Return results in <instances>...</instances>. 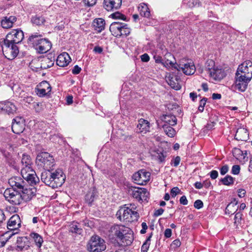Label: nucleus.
Instances as JSON below:
<instances>
[{
    "label": "nucleus",
    "instance_id": "f257e3e1",
    "mask_svg": "<svg viewBox=\"0 0 252 252\" xmlns=\"http://www.w3.org/2000/svg\"><path fill=\"white\" fill-rule=\"evenodd\" d=\"M24 38L22 31L13 30L8 33L5 39H0L2 50L5 58L13 60L19 53V49L16 44L20 43Z\"/></svg>",
    "mask_w": 252,
    "mask_h": 252
},
{
    "label": "nucleus",
    "instance_id": "f03ea898",
    "mask_svg": "<svg viewBox=\"0 0 252 252\" xmlns=\"http://www.w3.org/2000/svg\"><path fill=\"white\" fill-rule=\"evenodd\" d=\"M109 238L112 242L118 241L124 245H130L134 240L133 233L131 229L123 225H114L109 230Z\"/></svg>",
    "mask_w": 252,
    "mask_h": 252
},
{
    "label": "nucleus",
    "instance_id": "7ed1b4c3",
    "mask_svg": "<svg viewBox=\"0 0 252 252\" xmlns=\"http://www.w3.org/2000/svg\"><path fill=\"white\" fill-rule=\"evenodd\" d=\"M65 175L61 169L52 172L50 170H45L41 175V180L45 185L53 189L61 187L64 182Z\"/></svg>",
    "mask_w": 252,
    "mask_h": 252
},
{
    "label": "nucleus",
    "instance_id": "20e7f679",
    "mask_svg": "<svg viewBox=\"0 0 252 252\" xmlns=\"http://www.w3.org/2000/svg\"><path fill=\"white\" fill-rule=\"evenodd\" d=\"M117 218L121 221L131 222L137 221L139 217L137 206L134 204H128L121 207L116 214Z\"/></svg>",
    "mask_w": 252,
    "mask_h": 252
},
{
    "label": "nucleus",
    "instance_id": "39448f33",
    "mask_svg": "<svg viewBox=\"0 0 252 252\" xmlns=\"http://www.w3.org/2000/svg\"><path fill=\"white\" fill-rule=\"evenodd\" d=\"M42 37V34L34 32L28 39V43L32 45L40 54L47 52L52 47L51 42L48 39L43 38Z\"/></svg>",
    "mask_w": 252,
    "mask_h": 252
},
{
    "label": "nucleus",
    "instance_id": "423d86ee",
    "mask_svg": "<svg viewBox=\"0 0 252 252\" xmlns=\"http://www.w3.org/2000/svg\"><path fill=\"white\" fill-rule=\"evenodd\" d=\"M36 163L38 166L45 170H50L55 165V160L49 153L41 152L36 157Z\"/></svg>",
    "mask_w": 252,
    "mask_h": 252
},
{
    "label": "nucleus",
    "instance_id": "0eeeda50",
    "mask_svg": "<svg viewBox=\"0 0 252 252\" xmlns=\"http://www.w3.org/2000/svg\"><path fill=\"white\" fill-rule=\"evenodd\" d=\"M104 240L98 236H93L88 245V250L91 252H101L106 249Z\"/></svg>",
    "mask_w": 252,
    "mask_h": 252
},
{
    "label": "nucleus",
    "instance_id": "6e6552de",
    "mask_svg": "<svg viewBox=\"0 0 252 252\" xmlns=\"http://www.w3.org/2000/svg\"><path fill=\"white\" fill-rule=\"evenodd\" d=\"M170 64L177 70H182L184 74L187 75H192L195 71V65L193 62L191 61L189 62L182 61L180 62L179 64H174L172 62H170Z\"/></svg>",
    "mask_w": 252,
    "mask_h": 252
},
{
    "label": "nucleus",
    "instance_id": "1a4fd4ad",
    "mask_svg": "<svg viewBox=\"0 0 252 252\" xmlns=\"http://www.w3.org/2000/svg\"><path fill=\"white\" fill-rule=\"evenodd\" d=\"M3 195L5 199L10 204L18 205L22 203L21 193L19 191L15 190L14 189H6L3 193Z\"/></svg>",
    "mask_w": 252,
    "mask_h": 252
},
{
    "label": "nucleus",
    "instance_id": "9d476101",
    "mask_svg": "<svg viewBox=\"0 0 252 252\" xmlns=\"http://www.w3.org/2000/svg\"><path fill=\"white\" fill-rule=\"evenodd\" d=\"M128 194L138 201L147 200L149 193L144 188L131 187L128 189Z\"/></svg>",
    "mask_w": 252,
    "mask_h": 252
},
{
    "label": "nucleus",
    "instance_id": "9b49d317",
    "mask_svg": "<svg viewBox=\"0 0 252 252\" xmlns=\"http://www.w3.org/2000/svg\"><path fill=\"white\" fill-rule=\"evenodd\" d=\"M21 174L23 179L26 180L31 186L35 185L39 181L32 167L21 169Z\"/></svg>",
    "mask_w": 252,
    "mask_h": 252
},
{
    "label": "nucleus",
    "instance_id": "f8f14e48",
    "mask_svg": "<svg viewBox=\"0 0 252 252\" xmlns=\"http://www.w3.org/2000/svg\"><path fill=\"white\" fill-rule=\"evenodd\" d=\"M21 174L23 179L26 180L31 186L35 185L39 181L32 167L21 169Z\"/></svg>",
    "mask_w": 252,
    "mask_h": 252
},
{
    "label": "nucleus",
    "instance_id": "ddd939ff",
    "mask_svg": "<svg viewBox=\"0 0 252 252\" xmlns=\"http://www.w3.org/2000/svg\"><path fill=\"white\" fill-rule=\"evenodd\" d=\"M151 173L145 169H141L135 173L132 176V179L135 183L140 185H146L150 179Z\"/></svg>",
    "mask_w": 252,
    "mask_h": 252
},
{
    "label": "nucleus",
    "instance_id": "4468645a",
    "mask_svg": "<svg viewBox=\"0 0 252 252\" xmlns=\"http://www.w3.org/2000/svg\"><path fill=\"white\" fill-rule=\"evenodd\" d=\"M238 75L245 76V78L251 79L252 78V62L247 60L240 64L236 73Z\"/></svg>",
    "mask_w": 252,
    "mask_h": 252
},
{
    "label": "nucleus",
    "instance_id": "2eb2a0df",
    "mask_svg": "<svg viewBox=\"0 0 252 252\" xmlns=\"http://www.w3.org/2000/svg\"><path fill=\"white\" fill-rule=\"evenodd\" d=\"M251 79L245 78V76L242 75H238L235 74V84L233 85L232 87L235 90H238L241 92H244L247 88L248 83Z\"/></svg>",
    "mask_w": 252,
    "mask_h": 252
},
{
    "label": "nucleus",
    "instance_id": "dca6fc26",
    "mask_svg": "<svg viewBox=\"0 0 252 252\" xmlns=\"http://www.w3.org/2000/svg\"><path fill=\"white\" fill-rule=\"evenodd\" d=\"M19 191L21 193L22 201L27 202L30 201L35 195L36 189L32 186L30 187L26 185L23 189H21Z\"/></svg>",
    "mask_w": 252,
    "mask_h": 252
},
{
    "label": "nucleus",
    "instance_id": "f3484780",
    "mask_svg": "<svg viewBox=\"0 0 252 252\" xmlns=\"http://www.w3.org/2000/svg\"><path fill=\"white\" fill-rule=\"evenodd\" d=\"M51 91V87L46 81L40 82L35 88V93L40 97H43L50 94Z\"/></svg>",
    "mask_w": 252,
    "mask_h": 252
},
{
    "label": "nucleus",
    "instance_id": "a211bd4d",
    "mask_svg": "<svg viewBox=\"0 0 252 252\" xmlns=\"http://www.w3.org/2000/svg\"><path fill=\"white\" fill-rule=\"evenodd\" d=\"M17 110V108L14 102L8 100L0 101V112L13 114Z\"/></svg>",
    "mask_w": 252,
    "mask_h": 252
},
{
    "label": "nucleus",
    "instance_id": "6ab92c4d",
    "mask_svg": "<svg viewBox=\"0 0 252 252\" xmlns=\"http://www.w3.org/2000/svg\"><path fill=\"white\" fill-rule=\"evenodd\" d=\"M122 0H104L103 7L107 11H114L120 9Z\"/></svg>",
    "mask_w": 252,
    "mask_h": 252
},
{
    "label": "nucleus",
    "instance_id": "aec40b11",
    "mask_svg": "<svg viewBox=\"0 0 252 252\" xmlns=\"http://www.w3.org/2000/svg\"><path fill=\"white\" fill-rule=\"evenodd\" d=\"M11 128L14 133L20 134L25 129L24 120L22 117L15 118L12 121Z\"/></svg>",
    "mask_w": 252,
    "mask_h": 252
},
{
    "label": "nucleus",
    "instance_id": "412c9836",
    "mask_svg": "<svg viewBox=\"0 0 252 252\" xmlns=\"http://www.w3.org/2000/svg\"><path fill=\"white\" fill-rule=\"evenodd\" d=\"M8 184L12 187V189L20 191L23 189V188L26 185L25 182L20 177H12L8 180Z\"/></svg>",
    "mask_w": 252,
    "mask_h": 252
},
{
    "label": "nucleus",
    "instance_id": "4be33fe9",
    "mask_svg": "<svg viewBox=\"0 0 252 252\" xmlns=\"http://www.w3.org/2000/svg\"><path fill=\"white\" fill-rule=\"evenodd\" d=\"M21 226V220L19 215H13L9 220L7 223V227L9 230H15Z\"/></svg>",
    "mask_w": 252,
    "mask_h": 252
},
{
    "label": "nucleus",
    "instance_id": "5701e85b",
    "mask_svg": "<svg viewBox=\"0 0 252 252\" xmlns=\"http://www.w3.org/2000/svg\"><path fill=\"white\" fill-rule=\"evenodd\" d=\"M71 58L66 52H64L58 56L56 60V64L61 67L67 66L70 62Z\"/></svg>",
    "mask_w": 252,
    "mask_h": 252
},
{
    "label": "nucleus",
    "instance_id": "b1692460",
    "mask_svg": "<svg viewBox=\"0 0 252 252\" xmlns=\"http://www.w3.org/2000/svg\"><path fill=\"white\" fill-rule=\"evenodd\" d=\"M209 74L210 77L216 81H220L225 76L224 71L218 67H215L213 70H211Z\"/></svg>",
    "mask_w": 252,
    "mask_h": 252
},
{
    "label": "nucleus",
    "instance_id": "393cba45",
    "mask_svg": "<svg viewBox=\"0 0 252 252\" xmlns=\"http://www.w3.org/2000/svg\"><path fill=\"white\" fill-rule=\"evenodd\" d=\"M123 23L113 22L110 26L109 30L113 35L116 37L122 36L120 31H122Z\"/></svg>",
    "mask_w": 252,
    "mask_h": 252
},
{
    "label": "nucleus",
    "instance_id": "a878e982",
    "mask_svg": "<svg viewBox=\"0 0 252 252\" xmlns=\"http://www.w3.org/2000/svg\"><path fill=\"white\" fill-rule=\"evenodd\" d=\"M17 249L20 251L28 250L30 248V242L26 237L17 238Z\"/></svg>",
    "mask_w": 252,
    "mask_h": 252
},
{
    "label": "nucleus",
    "instance_id": "bb28decb",
    "mask_svg": "<svg viewBox=\"0 0 252 252\" xmlns=\"http://www.w3.org/2000/svg\"><path fill=\"white\" fill-rule=\"evenodd\" d=\"M249 138L247 130L244 128H238L235 135V139L238 141H246Z\"/></svg>",
    "mask_w": 252,
    "mask_h": 252
},
{
    "label": "nucleus",
    "instance_id": "cd10ccee",
    "mask_svg": "<svg viewBox=\"0 0 252 252\" xmlns=\"http://www.w3.org/2000/svg\"><path fill=\"white\" fill-rule=\"evenodd\" d=\"M161 120L165 124L171 126H174L177 124L176 117L171 114L163 115L160 117Z\"/></svg>",
    "mask_w": 252,
    "mask_h": 252
},
{
    "label": "nucleus",
    "instance_id": "c85d7f7f",
    "mask_svg": "<svg viewBox=\"0 0 252 252\" xmlns=\"http://www.w3.org/2000/svg\"><path fill=\"white\" fill-rule=\"evenodd\" d=\"M98 196L97 192L95 188L90 189L85 196L86 202L91 205L94 200Z\"/></svg>",
    "mask_w": 252,
    "mask_h": 252
},
{
    "label": "nucleus",
    "instance_id": "c756f323",
    "mask_svg": "<svg viewBox=\"0 0 252 252\" xmlns=\"http://www.w3.org/2000/svg\"><path fill=\"white\" fill-rule=\"evenodd\" d=\"M22 168L21 169H25L27 168H32V162L30 156L26 154H24L22 155L21 159Z\"/></svg>",
    "mask_w": 252,
    "mask_h": 252
},
{
    "label": "nucleus",
    "instance_id": "7c9ffc66",
    "mask_svg": "<svg viewBox=\"0 0 252 252\" xmlns=\"http://www.w3.org/2000/svg\"><path fill=\"white\" fill-rule=\"evenodd\" d=\"M137 127L139 129V132L146 133L149 131L150 129L149 122L143 119H141L138 121Z\"/></svg>",
    "mask_w": 252,
    "mask_h": 252
},
{
    "label": "nucleus",
    "instance_id": "2f4dec72",
    "mask_svg": "<svg viewBox=\"0 0 252 252\" xmlns=\"http://www.w3.org/2000/svg\"><path fill=\"white\" fill-rule=\"evenodd\" d=\"M17 18L15 16H11L9 18L4 17L1 21V25L3 28L8 29L12 27L14 22H16Z\"/></svg>",
    "mask_w": 252,
    "mask_h": 252
},
{
    "label": "nucleus",
    "instance_id": "473e14b6",
    "mask_svg": "<svg viewBox=\"0 0 252 252\" xmlns=\"http://www.w3.org/2000/svg\"><path fill=\"white\" fill-rule=\"evenodd\" d=\"M46 20L44 17L39 15L32 16L31 18V22L35 26H41L44 25Z\"/></svg>",
    "mask_w": 252,
    "mask_h": 252
},
{
    "label": "nucleus",
    "instance_id": "72a5a7b5",
    "mask_svg": "<svg viewBox=\"0 0 252 252\" xmlns=\"http://www.w3.org/2000/svg\"><path fill=\"white\" fill-rule=\"evenodd\" d=\"M105 20L102 18L95 19L93 22L94 29L98 32H100L104 29Z\"/></svg>",
    "mask_w": 252,
    "mask_h": 252
},
{
    "label": "nucleus",
    "instance_id": "f704fd0d",
    "mask_svg": "<svg viewBox=\"0 0 252 252\" xmlns=\"http://www.w3.org/2000/svg\"><path fill=\"white\" fill-rule=\"evenodd\" d=\"M140 14L142 16L148 18L150 16V12L148 5L144 3H142L138 7Z\"/></svg>",
    "mask_w": 252,
    "mask_h": 252
},
{
    "label": "nucleus",
    "instance_id": "c9c22d12",
    "mask_svg": "<svg viewBox=\"0 0 252 252\" xmlns=\"http://www.w3.org/2000/svg\"><path fill=\"white\" fill-rule=\"evenodd\" d=\"M163 130L168 137H173L176 134V131L171 126L164 124L162 126Z\"/></svg>",
    "mask_w": 252,
    "mask_h": 252
},
{
    "label": "nucleus",
    "instance_id": "e433bc0d",
    "mask_svg": "<svg viewBox=\"0 0 252 252\" xmlns=\"http://www.w3.org/2000/svg\"><path fill=\"white\" fill-rule=\"evenodd\" d=\"M54 64V63L48 58H43L40 62V68L42 69H46L51 67Z\"/></svg>",
    "mask_w": 252,
    "mask_h": 252
},
{
    "label": "nucleus",
    "instance_id": "4c0bfd02",
    "mask_svg": "<svg viewBox=\"0 0 252 252\" xmlns=\"http://www.w3.org/2000/svg\"><path fill=\"white\" fill-rule=\"evenodd\" d=\"M236 205L237 202H230L229 203L225 208V213L231 215L235 214L238 209Z\"/></svg>",
    "mask_w": 252,
    "mask_h": 252
},
{
    "label": "nucleus",
    "instance_id": "58836bf2",
    "mask_svg": "<svg viewBox=\"0 0 252 252\" xmlns=\"http://www.w3.org/2000/svg\"><path fill=\"white\" fill-rule=\"evenodd\" d=\"M183 3L189 8L200 6L201 2L198 0H183Z\"/></svg>",
    "mask_w": 252,
    "mask_h": 252
},
{
    "label": "nucleus",
    "instance_id": "ea45409f",
    "mask_svg": "<svg viewBox=\"0 0 252 252\" xmlns=\"http://www.w3.org/2000/svg\"><path fill=\"white\" fill-rule=\"evenodd\" d=\"M31 237L33 239L37 247L40 248L43 242L42 237L36 233H32L30 234Z\"/></svg>",
    "mask_w": 252,
    "mask_h": 252
},
{
    "label": "nucleus",
    "instance_id": "a19ab883",
    "mask_svg": "<svg viewBox=\"0 0 252 252\" xmlns=\"http://www.w3.org/2000/svg\"><path fill=\"white\" fill-rule=\"evenodd\" d=\"M79 225V223L76 222H74L70 225L69 231L72 233L81 234L83 230Z\"/></svg>",
    "mask_w": 252,
    "mask_h": 252
},
{
    "label": "nucleus",
    "instance_id": "79ce46f5",
    "mask_svg": "<svg viewBox=\"0 0 252 252\" xmlns=\"http://www.w3.org/2000/svg\"><path fill=\"white\" fill-rule=\"evenodd\" d=\"M168 84L174 89L179 90L181 89V86L178 82V80L176 77H171L168 81Z\"/></svg>",
    "mask_w": 252,
    "mask_h": 252
},
{
    "label": "nucleus",
    "instance_id": "37998d69",
    "mask_svg": "<svg viewBox=\"0 0 252 252\" xmlns=\"http://www.w3.org/2000/svg\"><path fill=\"white\" fill-rule=\"evenodd\" d=\"M220 181L224 185L230 186L233 184L234 178L230 175H226L224 178H221Z\"/></svg>",
    "mask_w": 252,
    "mask_h": 252
},
{
    "label": "nucleus",
    "instance_id": "c03bdc74",
    "mask_svg": "<svg viewBox=\"0 0 252 252\" xmlns=\"http://www.w3.org/2000/svg\"><path fill=\"white\" fill-rule=\"evenodd\" d=\"M166 156V152H164L163 151H160L158 150L155 155V157L159 161V162H163Z\"/></svg>",
    "mask_w": 252,
    "mask_h": 252
},
{
    "label": "nucleus",
    "instance_id": "a18cd8bd",
    "mask_svg": "<svg viewBox=\"0 0 252 252\" xmlns=\"http://www.w3.org/2000/svg\"><path fill=\"white\" fill-rule=\"evenodd\" d=\"M215 62L212 60H208L205 63V69L207 73L210 74L211 70H213L215 67Z\"/></svg>",
    "mask_w": 252,
    "mask_h": 252
},
{
    "label": "nucleus",
    "instance_id": "49530a36",
    "mask_svg": "<svg viewBox=\"0 0 252 252\" xmlns=\"http://www.w3.org/2000/svg\"><path fill=\"white\" fill-rule=\"evenodd\" d=\"M130 28L126 24L123 23L122 31H120V33H122V36H127L130 34Z\"/></svg>",
    "mask_w": 252,
    "mask_h": 252
},
{
    "label": "nucleus",
    "instance_id": "de8ad7c7",
    "mask_svg": "<svg viewBox=\"0 0 252 252\" xmlns=\"http://www.w3.org/2000/svg\"><path fill=\"white\" fill-rule=\"evenodd\" d=\"M243 215L242 213L238 212L235 214L234 217V225L236 227L241 224L242 217Z\"/></svg>",
    "mask_w": 252,
    "mask_h": 252
},
{
    "label": "nucleus",
    "instance_id": "09e8293b",
    "mask_svg": "<svg viewBox=\"0 0 252 252\" xmlns=\"http://www.w3.org/2000/svg\"><path fill=\"white\" fill-rule=\"evenodd\" d=\"M111 16L113 19H121L124 21H126V19L125 15L119 12H116L111 14Z\"/></svg>",
    "mask_w": 252,
    "mask_h": 252
},
{
    "label": "nucleus",
    "instance_id": "8fccbe9b",
    "mask_svg": "<svg viewBox=\"0 0 252 252\" xmlns=\"http://www.w3.org/2000/svg\"><path fill=\"white\" fill-rule=\"evenodd\" d=\"M21 97L23 98L24 101L29 104L32 103L33 100V97L31 95H29L28 94H24L23 95H22Z\"/></svg>",
    "mask_w": 252,
    "mask_h": 252
},
{
    "label": "nucleus",
    "instance_id": "3c124183",
    "mask_svg": "<svg viewBox=\"0 0 252 252\" xmlns=\"http://www.w3.org/2000/svg\"><path fill=\"white\" fill-rule=\"evenodd\" d=\"M207 100V98L204 97L200 101V104L198 106V110L202 112L204 110V106L206 104V101Z\"/></svg>",
    "mask_w": 252,
    "mask_h": 252
},
{
    "label": "nucleus",
    "instance_id": "603ef678",
    "mask_svg": "<svg viewBox=\"0 0 252 252\" xmlns=\"http://www.w3.org/2000/svg\"><path fill=\"white\" fill-rule=\"evenodd\" d=\"M240 171V167L238 165H234L232 166L231 169V173L234 175H238L239 174Z\"/></svg>",
    "mask_w": 252,
    "mask_h": 252
},
{
    "label": "nucleus",
    "instance_id": "864d4df0",
    "mask_svg": "<svg viewBox=\"0 0 252 252\" xmlns=\"http://www.w3.org/2000/svg\"><path fill=\"white\" fill-rule=\"evenodd\" d=\"M180 192V189L177 187L173 188L170 191L171 195L172 197H175Z\"/></svg>",
    "mask_w": 252,
    "mask_h": 252
},
{
    "label": "nucleus",
    "instance_id": "5fc2aeb1",
    "mask_svg": "<svg viewBox=\"0 0 252 252\" xmlns=\"http://www.w3.org/2000/svg\"><path fill=\"white\" fill-rule=\"evenodd\" d=\"M203 206V203L201 200H197L194 203V207L196 209H200Z\"/></svg>",
    "mask_w": 252,
    "mask_h": 252
},
{
    "label": "nucleus",
    "instance_id": "6e6d98bb",
    "mask_svg": "<svg viewBox=\"0 0 252 252\" xmlns=\"http://www.w3.org/2000/svg\"><path fill=\"white\" fill-rule=\"evenodd\" d=\"M181 161V158L179 156H177L175 158L171 160V164H173V166L177 167L179 165Z\"/></svg>",
    "mask_w": 252,
    "mask_h": 252
},
{
    "label": "nucleus",
    "instance_id": "4d7b16f0",
    "mask_svg": "<svg viewBox=\"0 0 252 252\" xmlns=\"http://www.w3.org/2000/svg\"><path fill=\"white\" fill-rule=\"evenodd\" d=\"M84 3L88 6H93L96 3L97 0H83Z\"/></svg>",
    "mask_w": 252,
    "mask_h": 252
},
{
    "label": "nucleus",
    "instance_id": "13d9d810",
    "mask_svg": "<svg viewBox=\"0 0 252 252\" xmlns=\"http://www.w3.org/2000/svg\"><path fill=\"white\" fill-rule=\"evenodd\" d=\"M16 233H17V232H15V233L13 232L12 233H11V234H10V235H9V236L6 238V239L5 240H1V239H0V248L3 247V246L5 245V244H6V242H7V241L9 239H10V238H11L13 235H14V234H16Z\"/></svg>",
    "mask_w": 252,
    "mask_h": 252
},
{
    "label": "nucleus",
    "instance_id": "bf43d9fd",
    "mask_svg": "<svg viewBox=\"0 0 252 252\" xmlns=\"http://www.w3.org/2000/svg\"><path fill=\"white\" fill-rule=\"evenodd\" d=\"M228 169H229V167L227 165L225 164V165L222 166L220 168V174L222 175H225L226 173H227Z\"/></svg>",
    "mask_w": 252,
    "mask_h": 252
},
{
    "label": "nucleus",
    "instance_id": "052dcab7",
    "mask_svg": "<svg viewBox=\"0 0 252 252\" xmlns=\"http://www.w3.org/2000/svg\"><path fill=\"white\" fill-rule=\"evenodd\" d=\"M150 243L145 242L141 247V252H147L149 248Z\"/></svg>",
    "mask_w": 252,
    "mask_h": 252
},
{
    "label": "nucleus",
    "instance_id": "680f3d73",
    "mask_svg": "<svg viewBox=\"0 0 252 252\" xmlns=\"http://www.w3.org/2000/svg\"><path fill=\"white\" fill-rule=\"evenodd\" d=\"M81 70V68L79 67L78 65H76L74 66L72 70V73L73 74H79Z\"/></svg>",
    "mask_w": 252,
    "mask_h": 252
},
{
    "label": "nucleus",
    "instance_id": "e2e57ef3",
    "mask_svg": "<svg viewBox=\"0 0 252 252\" xmlns=\"http://www.w3.org/2000/svg\"><path fill=\"white\" fill-rule=\"evenodd\" d=\"M154 58L156 63H160L163 64L164 66H165V63L162 62V58L160 56L156 55L154 56Z\"/></svg>",
    "mask_w": 252,
    "mask_h": 252
},
{
    "label": "nucleus",
    "instance_id": "0e129e2a",
    "mask_svg": "<svg viewBox=\"0 0 252 252\" xmlns=\"http://www.w3.org/2000/svg\"><path fill=\"white\" fill-rule=\"evenodd\" d=\"M212 179H216L218 177V172L217 170H212L210 173Z\"/></svg>",
    "mask_w": 252,
    "mask_h": 252
},
{
    "label": "nucleus",
    "instance_id": "69168bd1",
    "mask_svg": "<svg viewBox=\"0 0 252 252\" xmlns=\"http://www.w3.org/2000/svg\"><path fill=\"white\" fill-rule=\"evenodd\" d=\"M180 203L184 205H186L188 204V201L185 195L181 196V197L180 199Z\"/></svg>",
    "mask_w": 252,
    "mask_h": 252
},
{
    "label": "nucleus",
    "instance_id": "338daca9",
    "mask_svg": "<svg viewBox=\"0 0 252 252\" xmlns=\"http://www.w3.org/2000/svg\"><path fill=\"white\" fill-rule=\"evenodd\" d=\"M141 59L142 62H147L150 60V57L147 54L145 53L141 56Z\"/></svg>",
    "mask_w": 252,
    "mask_h": 252
},
{
    "label": "nucleus",
    "instance_id": "774afa93",
    "mask_svg": "<svg viewBox=\"0 0 252 252\" xmlns=\"http://www.w3.org/2000/svg\"><path fill=\"white\" fill-rule=\"evenodd\" d=\"M172 235V230L170 228H167L164 231V236L166 238H170Z\"/></svg>",
    "mask_w": 252,
    "mask_h": 252
}]
</instances>
